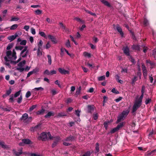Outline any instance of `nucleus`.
Listing matches in <instances>:
<instances>
[{
    "instance_id": "nucleus-8",
    "label": "nucleus",
    "mask_w": 156,
    "mask_h": 156,
    "mask_svg": "<svg viewBox=\"0 0 156 156\" xmlns=\"http://www.w3.org/2000/svg\"><path fill=\"white\" fill-rule=\"evenodd\" d=\"M27 46L25 47L20 53V55L23 58L25 57L27 55L28 52L27 51Z\"/></svg>"
},
{
    "instance_id": "nucleus-63",
    "label": "nucleus",
    "mask_w": 156,
    "mask_h": 156,
    "mask_svg": "<svg viewBox=\"0 0 156 156\" xmlns=\"http://www.w3.org/2000/svg\"><path fill=\"white\" fill-rule=\"evenodd\" d=\"M93 118L94 120H96L98 118V114H94Z\"/></svg>"
},
{
    "instance_id": "nucleus-10",
    "label": "nucleus",
    "mask_w": 156,
    "mask_h": 156,
    "mask_svg": "<svg viewBox=\"0 0 156 156\" xmlns=\"http://www.w3.org/2000/svg\"><path fill=\"white\" fill-rule=\"evenodd\" d=\"M31 141L29 139H23L22 140V142L19 143L20 146H24L25 144H30Z\"/></svg>"
},
{
    "instance_id": "nucleus-23",
    "label": "nucleus",
    "mask_w": 156,
    "mask_h": 156,
    "mask_svg": "<svg viewBox=\"0 0 156 156\" xmlns=\"http://www.w3.org/2000/svg\"><path fill=\"white\" fill-rule=\"evenodd\" d=\"M105 5L108 6V7L110 6V4L108 3V2L105 1V0H100Z\"/></svg>"
},
{
    "instance_id": "nucleus-49",
    "label": "nucleus",
    "mask_w": 156,
    "mask_h": 156,
    "mask_svg": "<svg viewBox=\"0 0 156 156\" xmlns=\"http://www.w3.org/2000/svg\"><path fill=\"white\" fill-rule=\"evenodd\" d=\"M129 59L134 64L135 63V61L134 60L131 56H129Z\"/></svg>"
},
{
    "instance_id": "nucleus-19",
    "label": "nucleus",
    "mask_w": 156,
    "mask_h": 156,
    "mask_svg": "<svg viewBox=\"0 0 156 156\" xmlns=\"http://www.w3.org/2000/svg\"><path fill=\"white\" fill-rule=\"evenodd\" d=\"M43 44V42L42 40H40L37 43L38 48H41Z\"/></svg>"
},
{
    "instance_id": "nucleus-32",
    "label": "nucleus",
    "mask_w": 156,
    "mask_h": 156,
    "mask_svg": "<svg viewBox=\"0 0 156 156\" xmlns=\"http://www.w3.org/2000/svg\"><path fill=\"white\" fill-rule=\"evenodd\" d=\"M144 93H142V94L140 97V98L138 99H136V100L141 103L142 101V98H143L144 97Z\"/></svg>"
},
{
    "instance_id": "nucleus-15",
    "label": "nucleus",
    "mask_w": 156,
    "mask_h": 156,
    "mask_svg": "<svg viewBox=\"0 0 156 156\" xmlns=\"http://www.w3.org/2000/svg\"><path fill=\"white\" fill-rule=\"evenodd\" d=\"M156 154V149L150 152H147L145 154V156H152Z\"/></svg>"
},
{
    "instance_id": "nucleus-60",
    "label": "nucleus",
    "mask_w": 156,
    "mask_h": 156,
    "mask_svg": "<svg viewBox=\"0 0 156 156\" xmlns=\"http://www.w3.org/2000/svg\"><path fill=\"white\" fill-rule=\"evenodd\" d=\"M151 101V100L150 99L148 98L145 101V104L147 105Z\"/></svg>"
},
{
    "instance_id": "nucleus-24",
    "label": "nucleus",
    "mask_w": 156,
    "mask_h": 156,
    "mask_svg": "<svg viewBox=\"0 0 156 156\" xmlns=\"http://www.w3.org/2000/svg\"><path fill=\"white\" fill-rule=\"evenodd\" d=\"M42 12V10L39 9H37L34 11L35 14L37 15H39L41 14Z\"/></svg>"
},
{
    "instance_id": "nucleus-9",
    "label": "nucleus",
    "mask_w": 156,
    "mask_h": 156,
    "mask_svg": "<svg viewBox=\"0 0 156 156\" xmlns=\"http://www.w3.org/2000/svg\"><path fill=\"white\" fill-rule=\"evenodd\" d=\"M21 34V33H15L14 35H12V36H9L7 37V39L10 41H12L14 40L16 37H18V35H20Z\"/></svg>"
},
{
    "instance_id": "nucleus-62",
    "label": "nucleus",
    "mask_w": 156,
    "mask_h": 156,
    "mask_svg": "<svg viewBox=\"0 0 156 156\" xmlns=\"http://www.w3.org/2000/svg\"><path fill=\"white\" fill-rule=\"evenodd\" d=\"M122 98L121 97H119L118 98L115 99V101L116 102H118L120 101L122 99Z\"/></svg>"
},
{
    "instance_id": "nucleus-46",
    "label": "nucleus",
    "mask_w": 156,
    "mask_h": 156,
    "mask_svg": "<svg viewBox=\"0 0 156 156\" xmlns=\"http://www.w3.org/2000/svg\"><path fill=\"white\" fill-rule=\"evenodd\" d=\"M26 40H23L20 42V44L21 45H25L26 44Z\"/></svg>"
},
{
    "instance_id": "nucleus-6",
    "label": "nucleus",
    "mask_w": 156,
    "mask_h": 156,
    "mask_svg": "<svg viewBox=\"0 0 156 156\" xmlns=\"http://www.w3.org/2000/svg\"><path fill=\"white\" fill-rule=\"evenodd\" d=\"M26 63V61L23 60L22 62H20L18 64V67L17 68V69L20 72H23L24 69L23 66Z\"/></svg>"
},
{
    "instance_id": "nucleus-35",
    "label": "nucleus",
    "mask_w": 156,
    "mask_h": 156,
    "mask_svg": "<svg viewBox=\"0 0 156 156\" xmlns=\"http://www.w3.org/2000/svg\"><path fill=\"white\" fill-rule=\"evenodd\" d=\"M149 24L148 21L146 18H144V24L145 26H147Z\"/></svg>"
},
{
    "instance_id": "nucleus-11",
    "label": "nucleus",
    "mask_w": 156,
    "mask_h": 156,
    "mask_svg": "<svg viewBox=\"0 0 156 156\" xmlns=\"http://www.w3.org/2000/svg\"><path fill=\"white\" fill-rule=\"evenodd\" d=\"M48 38L51 40V41L54 44H56L58 42L55 37L53 36L48 34Z\"/></svg>"
},
{
    "instance_id": "nucleus-41",
    "label": "nucleus",
    "mask_w": 156,
    "mask_h": 156,
    "mask_svg": "<svg viewBox=\"0 0 156 156\" xmlns=\"http://www.w3.org/2000/svg\"><path fill=\"white\" fill-rule=\"evenodd\" d=\"M51 46V45L50 44V42L48 41L46 45L45 48L46 49H48V48H50Z\"/></svg>"
},
{
    "instance_id": "nucleus-42",
    "label": "nucleus",
    "mask_w": 156,
    "mask_h": 156,
    "mask_svg": "<svg viewBox=\"0 0 156 156\" xmlns=\"http://www.w3.org/2000/svg\"><path fill=\"white\" fill-rule=\"evenodd\" d=\"M21 91L19 90L18 91L16 92L14 94V97L15 98H16L19 96L20 94Z\"/></svg>"
},
{
    "instance_id": "nucleus-39",
    "label": "nucleus",
    "mask_w": 156,
    "mask_h": 156,
    "mask_svg": "<svg viewBox=\"0 0 156 156\" xmlns=\"http://www.w3.org/2000/svg\"><path fill=\"white\" fill-rule=\"evenodd\" d=\"M47 57L48 58V62L49 63V65H51V57L50 55H47Z\"/></svg>"
},
{
    "instance_id": "nucleus-26",
    "label": "nucleus",
    "mask_w": 156,
    "mask_h": 156,
    "mask_svg": "<svg viewBox=\"0 0 156 156\" xmlns=\"http://www.w3.org/2000/svg\"><path fill=\"white\" fill-rule=\"evenodd\" d=\"M133 49L139 50H140V47L138 45H133L132 47Z\"/></svg>"
},
{
    "instance_id": "nucleus-30",
    "label": "nucleus",
    "mask_w": 156,
    "mask_h": 156,
    "mask_svg": "<svg viewBox=\"0 0 156 156\" xmlns=\"http://www.w3.org/2000/svg\"><path fill=\"white\" fill-rule=\"evenodd\" d=\"M41 48L37 49V55L39 57L41 56L42 55V51L40 50Z\"/></svg>"
},
{
    "instance_id": "nucleus-61",
    "label": "nucleus",
    "mask_w": 156,
    "mask_h": 156,
    "mask_svg": "<svg viewBox=\"0 0 156 156\" xmlns=\"http://www.w3.org/2000/svg\"><path fill=\"white\" fill-rule=\"evenodd\" d=\"M44 74H47L48 75H50V72L48 70H45L44 73Z\"/></svg>"
},
{
    "instance_id": "nucleus-47",
    "label": "nucleus",
    "mask_w": 156,
    "mask_h": 156,
    "mask_svg": "<svg viewBox=\"0 0 156 156\" xmlns=\"http://www.w3.org/2000/svg\"><path fill=\"white\" fill-rule=\"evenodd\" d=\"M112 92L114 93H115L116 94H118L119 93V92L115 88H113L112 89Z\"/></svg>"
},
{
    "instance_id": "nucleus-21",
    "label": "nucleus",
    "mask_w": 156,
    "mask_h": 156,
    "mask_svg": "<svg viewBox=\"0 0 156 156\" xmlns=\"http://www.w3.org/2000/svg\"><path fill=\"white\" fill-rule=\"evenodd\" d=\"M39 34L41 36L44 37L45 39L47 38L48 36H47L44 32L40 31Z\"/></svg>"
},
{
    "instance_id": "nucleus-33",
    "label": "nucleus",
    "mask_w": 156,
    "mask_h": 156,
    "mask_svg": "<svg viewBox=\"0 0 156 156\" xmlns=\"http://www.w3.org/2000/svg\"><path fill=\"white\" fill-rule=\"evenodd\" d=\"M118 129L116 127L115 128L113 129H112L111 130V131L110 132V133H115V132H116L118 131Z\"/></svg>"
},
{
    "instance_id": "nucleus-14",
    "label": "nucleus",
    "mask_w": 156,
    "mask_h": 156,
    "mask_svg": "<svg viewBox=\"0 0 156 156\" xmlns=\"http://www.w3.org/2000/svg\"><path fill=\"white\" fill-rule=\"evenodd\" d=\"M94 109V107L93 105H88L87 106V110L88 112L92 113Z\"/></svg>"
},
{
    "instance_id": "nucleus-59",
    "label": "nucleus",
    "mask_w": 156,
    "mask_h": 156,
    "mask_svg": "<svg viewBox=\"0 0 156 156\" xmlns=\"http://www.w3.org/2000/svg\"><path fill=\"white\" fill-rule=\"evenodd\" d=\"M11 92V90L10 89L9 90H7L6 92V94L8 96L9 95Z\"/></svg>"
},
{
    "instance_id": "nucleus-58",
    "label": "nucleus",
    "mask_w": 156,
    "mask_h": 156,
    "mask_svg": "<svg viewBox=\"0 0 156 156\" xmlns=\"http://www.w3.org/2000/svg\"><path fill=\"white\" fill-rule=\"evenodd\" d=\"M36 105H32L31 107L30 108V111H32V110H33L34 109L36 108Z\"/></svg>"
},
{
    "instance_id": "nucleus-5",
    "label": "nucleus",
    "mask_w": 156,
    "mask_h": 156,
    "mask_svg": "<svg viewBox=\"0 0 156 156\" xmlns=\"http://www.w3.org/2000/svg\"><path fill=\"white\" fill-rule=\"evenodd\" d=\"M141 103L136 100L133 108V112H134L140 107Z\"/></svg>"
},
{
    "instance_id": "nucleus-53",
    "label": "nucleus",
    "mask_w": 156,
    "mask_h": 156,
    "mask_svg": "<svg viewBox=\"0 0 156 156\" xmlns=\"http://www.w3.org/2000/svg\"><path fill=\"white\" fill-rule=\"evenodd\" d=\"M51 92L53 95L56 94L57 93L56 90L55 89L52 90H51Z\"/></svg>"
},
{
    "instance_id": "nucleus-51",
    "label": "nucleus",
    "mask_w": 156,
    "mask_h": 156,
    "mask_svg": "<svg viewBox=\"0 0 156 156\" xmlns=\"http://www.w3.org/2000/svg\"><path fill=\"white\" fill-rule=\"evenodd\" d=\"M34 90H44V88H43L42 87H39L35 88L34 89Z\"/></svg>"
},
{
    "instance_id": "nucleus-38",
    "label": "nucleus",
    "mask_w": 156,
    "mask_h": 156,
    "mask_svg": "<svg viewBox=\"0 0 156 156\" xmlns=\"http://www.w3.org/2000/svg\"><path fill=\"white\" fill-rule=\"evenodd\" d=\"M91 154L90 151H87L81 156H90Z\"/></svg>"
},
{
    "instance_id": "nucleus-20",
    "label": "nucleus",
    "mask_w": 156,
    "mask_h": 156,
    "mask_svg": "<svg viewBox=\"0 0 156 156\" xmlns=\"http://www.w3.org/2000/svg\"><path fill=\"white\" fill-rule=\"evenodd\" d=\"M125 124V122H123L120 123L116 127L118 129V130L119 129H120L122 128Z\"/></svg>"
},
{
    "instance_id": "nucleus-52",
    "label": "nucleus",
    "mask_w": 156,
    "mask_h": 156,
    "mask_svg": "<svg viewBox=\"0 0 156 156\" xmlns=\"http://www.w3.org/2000/svg\"><path fill=\"white\" fill-rule=\"evenodd\" d=\"M75 112H76V114L78 117H79L80 116V110H76Z\"/></svg>"
},
{
    "instance_id": "nucleus-1",
    "label": "nucleus",
    "mask_w": 156,
    "mask_h": 156,
    "mask_svg": "<svg viewBox=\"0 0 156 156\" xmlns=\"http://www.w3.org/2000/svg\"><path fill=\"white\" fill-rule=\"evenodd\" d=\"M48 138L50 140H55L52 144V147H54L57 144V142L60 140V137L59 136L51 137V135L50 132H48L47 133L45 132H43L41 133L38 137V140H41L43 141H45Z\"/></svg>"
},
{
    "instance_id": "nucleus-56",
    "label": "nucleus",
    "mask_w": 156,
    "mask_h": 156,
    "mask_svg": "<svg viewBox=\"0 0 156 156\" xmlns=\"http://www.w3.org/2000/svg\"><path fill=\"white\" fill-rule=\"evenodd\" d=\"M46 20L48 23L51 24L52 23V20L50 19L49 18L46 19Z\"/></svg>"
},
{
    "instance_id": "nucleus-34",
    "label": "nucleus",
    "mask_w": 156,
    "mask_h": 156,
    "mask_svg": "<svg viewBox=\"0 0 156 156\" xmlns=\"http://www.w3.org/2000/svg\"><path fill=\"white\" fill-rule=\"evenodd\" d=\"M66 45L68 48H70L71 47V45L70 44V42L69 40H68L66 42Z\"/></svg>"
},
{
    "instance_id": "nucleus-27",
    "label": "nucleus",
    "mask_w": 156,
    "mask_h": 156,
    "mask_svg": "<svg viewBox=\"0 0 156 156\" xmlns=\"http://www.w3.org/2000/svg\"><path fill=\"white\" fill-rule=\"evenodd\" d=\"M45 110L42 109L38 111L37 112V115H41L43 114Z\"/></svg>"
},
{
    "instance_id": "nucleus-17",
    "label": "nucleus",
    "mask_w": 156,
    "mask_h": 156,
    "mask_svg": "<svg viewBox=\"0 0 156 156\" xmlns=\"http://www.w3.org/2000/svg\"><path fill=\"white\" fill-rule=\"evenodd\" d=\"M116 29L120 33L122 37L123 35V33L122 31V29L119 25H117L116 26Z\"/></svg>"
},
{
    "instance_id": "nucleus-43",
    "label": "nucleus",
    "mask_w": 156,
    "mask_h": 156,
    "mask_svg": "<svg viewBox=\"0 0 156 156\" xmlns=\"http://www.w3.org/2000/svg\"><path fill=\"white\" fill-rule=\"evenodd\" d=\"M29 28L30 27L28 25L25 26L23 27L24 29L27 31H29Z\"/></svg>"
},
{
    "instance_id": "nucleus-31",
    "label": "nucleus",
    "mask_w": 156,
    "mask_h": 156,
    "mask_svg": "<svg viewBox=\"0 0 156 156\" xmlns=\"http://www.w3.org/2000/svg\"><path fill=\"white\" fill-rule=\"evenodd\" d=\"M23 48V47L21 46H16L15 48L17 50H21Z\"/></svg>"
},
{
    "instance_id": "nucleus-64",
    "label": "nucleus",
    "mask_w": 156,
    "mask_h": 156,
    "mask_svg": "<svg viewBox=\"0 0 156 156\" xmlns=\"http://www.w3.org/2000/svg\"><path fill=\"white\" fill-rule=\"evenodd\" d=\"M55 83L59 87H61V86L58 80H57L55 82Z\"/></svg>"
},
{
    "instance_id": "nucleus-25",
    "label": "nucleus",
    "mask_w": 156,
    "mask_h": 156,
    "mask_svg": "<svg viewBox=\"0 0 156 156\" xmlns=\"http://www.w3.org/2000/svg\"><path fill=\"white\" fill-rule=\"evenodd\" d=\"M18 26V25L16 24L13 25L10 27V29L11 30H14L16 29Z\"/></svg>"
},
{
    "instance_id": "nucleus-44",
    "label": "nucleus",
    "mask_w": 156,
    "mask_h": 156,
    "mask_svg": "<svg viewBox=\"0 0 156 156\" xmlns=\"http://www.w3.org/2000/svg\"><path fill=\"white\" fill-rule=\"evenodd\" d=\"M105 78V76H103L99 77L98 78V80L101 81L104 80Z\"/></svg>"
},
{
    "instance_id": "nucleus-13",
    "label": "nucleus",
    "mask_w": 156,
    "mask_h": 156,
    "mask_svg": "<svg viewBox=\"0 0 156 156\" xmlns=\"http://www.w3.org/2000/svg\"><path fill=\"white\" fill-rule=\"evenodd\" d=\"M58 70L59 72L62 74H69V72L68 71L65 70L63 69L59 68Z\"/></svg>"
},
{
    "instance_id": "nucleus-18",
    "label": "nucleus",
    "mask_w": 156,
    "mask_h": 156,
    "mask_svg": "<svg viewBox=\"0 0 156 156\" xmlns=\"http://www.w3.org/2000/svg\"><path fill=\"white\" fill-rule=\"evenodd\" d=\"M54 115V113L52 112H49L47 115L45 116V117L46 118H48L50 117L51 116L53 115Z\"/></svg>"
},
{
    "instance_id": "nucleus-2",
    "label": "nucleus",
    "mask_w": 156,
    "mask_h": 156,
    "mask_svg": "<svg viewBox=\"0 0 156 156\" xmlns=\"http://www.w3.org/2000/svg\"><path fill=\"white\" fill-rule=\"evenodd\" d=\"M6 56L4 57V59L6 62H10L11 63L16 64L21 60V58H20L17 61H12V60H15L16 58V53L14 50H13L12 53L10 51L6 52Z\"/></svg>"
},
{
    "instance_id": "nucleus-40",
    "label": "nucleus",
    "mask_w": 156,
    "mask_h": 156,
    "mask_svg": "<svg viewBox=\"0 0 156 156\" xmlns=\"http://www.w3.org/2000/svg\"><path fill=\"white\" fill-rule=\"evenodd\" d=\"M0 145L1 146V147L4 148H5L7 147V146L6 145H5L4 143L3 142L1 141L0 143Z\"/></svg>"
},
{
    "instance_id": "nucleus-55",
    "label": "nucleus",
    "mask_w": 156,
    "mask_h": 156,
    "mask_svg": "<svg viewBox=\"0 0 156 156\" xmlns=\"http://www.w3.org/2000/svg\"><path fill=\"white\" fill-rule=\"evenodd\" d=\"M85 11L87 13L90 14H91V15H92V16H96V15L95 14V13H93L92 12H91L89 11H88V10H85Z\"/></svg>"
},
{
    "instance_id": "nucleus-48",
    "label": "nucleus",
    "mask_w": 156,
    "mask_h": 156,
    "mask_svg": "<svg viewBox=\"0 0 156 156\" xmlns=\"http://www.w3.org/2000/svg\"><path fill=\"white\" fill-rule=\"evenodd\" d=\"M31 33L33 35H34L36 34L35 30L34 28H31Z\"/></svg>"
},
{
    "instance_id": "nucleus-54",
    "label": "nucleus",
    "mask_w": 156,
    "mask_h": 156,
    "mask_svg": "<svg viewBox=\"0 0 156 156\" xmlns=\"http://www.w3.org/2000/svg\"><path fill=\"white\" fill-rule=\"evenodd\" d=\"M31 95V93L30 91L27 92L26 94V97L27 98H29Z\"/></svg>"
},
{
    "instance_id": "nucleus-28",
    "label": "nucleus",
    "mask_w": 156,
    "mask_h": 156,
    "mask_svg": "<svg viewBox=\"0 0 156 156\" xmlns=\"http://www.w3.org/2000/svg\"><path fill=\"white\" fill-rule=\"evenodd\" d=\"M22 151L21 150L20 151L18 152L16 151H14V154L16 156H19L22 154Z\"/></svg>"
},
{
    "instance_id": "nucleus-22",
    "label": "nucleus",
    "mask_w": 156,
    "mask_h": 156,
    "mask_svg": "<svg viewBox=\"0 0 156 156\" xmlns=\"http://www.w3.org/2000/svg\"><path fill=\"white\" fill-rule=\"evenodd\" d=\"M83 55L85 57H87L89 58H90L91 55L90 53H88L87 52H84L83 53Z\"/></svg>"
},
{
    "instance_id": "nucleus-7",
    "label": "nucleus",
    "mask_w": 156,
    "mask_h": 156,
    "mask_svg": "<svg viewBox=\"0 0 156 156\" xmlns=\"http://www.w3.org/2000/svg\"><path fill=\"white\" fill-rule=\"evenodd\" d=\"M74 137L71 136L66 138L63 142V144L65 146H68L70 144V142L74 140Z\"/></svg>"
},
{
    "instance_id": "nucleus-4",
    "label": "nucleus",
    "mask_w": 156,
    "mask_h": 156,
    "mask_svg": "<svg viewBox=\"0 0 156 156\" xmlns=\"http://www.w3.org/2000/svg\"><path fill=\"white\" fill-rule=\"evenodd\" d=\"M129 112V110L123 111L121 114L119 115L116 122L117 123L120 122L122 120H123L128 115Z\"/></svg>"
},
{
    "instance_id": "nucleus-37",
    "label": "nucleus",
    "mask_w": 156,
    "mask_h": 156,
    "mask_svg": "<svg viewBox=\"0 0 156 156\" xmlns=\"http://www.w3.org/2000/svg\"><path fill=\"white\" fill-rule=\"evenodd\" d=\"M66 50L63 48H61V53L60 55L61 56H63L64 55V52L66 51Z\"/></svg>"
},
{
    "instance_id": "nucleus-50",
    "label": "nucleus",
    "mask_w": 156,
    "mask_h": 156,
    "mask_svg": "<svg viewBox=\"0 0 156 156\" xmlns=\"http://www.w3.org/2000/svg\"><path fill=\"white\" fill-rule=\"evenodd\" d=\"M22 100V97L21 96H20V97H19L17 100V102L18 103H20Z\"/></svg>"
},
{
    "instance_id": "nucleus-12",
    "label": "nucleus",
    "mask_w": 156,
    "mask_h": 156,
    "mask_svg": "<svg viewBox=\"0 0 156 156\" xmlns=\"http://www.w3.org/2000/svg\"><path fill=\"white\" fill-rule=\"evenodd\" d=\"M142 68L143 70L144 76V78H146L147 76V72L145 66L144 64H142Z\"/></svg>"
},
{
    "instance_id": "nucleus-16",
    "label": "nucleus",
    "mask_w": 156,
    "mask_h": 156,
    "mask_svg": "<svg viewBox=\"0 0 156 156\" xmlns=\"http://www.w3.org/2000/svg\"><path fill=\"white\" fill-rule=\"evenodd\" d=\"M123 52L126 55H129V49L127 47H124L123 49Z\"/></svg>"
},
{
    "instance_id": "nucleus-3",
    "label": "nucleus",
    "mask_w": 156,
    "mask_h": 156,
    "mask_svg": "<svg viewBox=\"0 0 156 156\" xmlns=\"http://www.w3.org/2000/svg\"><path fill=\"white\" fill-rule=\"evenodd\" d=\"M21 121L25 124H27L30 122L32 121L31 117H28V115L27 113L24 114L20 118Z\"/></svg>"
},
{
    "instance_id": "nucleus-36",
    "label": "nucleus",
    "mask_w": 156,
    "mask_h": 156,
    "mask_svg": "<svg viewBox=\"0 0 156 156\" xmlns=\"http://www.w3.org/2000/svg\"><path fill=\"white\" fill-rule=\"evenodd\" d=\"M96 152L97 153L99 152V145L98 143H97L96 144L95 147Z\"/></svg>"
},
{
    "instance_id": "nucleus-29",
    "label": "nucleus",
    "mask_w": 156,
    "mask_h": 156,
    "mask_svg": "<svg viewBox=\"0 0 156 156\" xmlns=\"http://www.w3.org/2000/svg\"><path fill=\"white\" fill-rule=\"evenodd\" d=\"M19 20V18L16 17H12L10 20L11 21H17Z\"/></svg>"
},
{
    "instance_id": "nucleus-57",
    "label": "nucleus",
    "mask_w": 156,
    "mask_h": 156,
    "mask_svg": "<svg viewBox=\"0 0 156 156\" xmlns=\"http://www.w3.org/2000/svg\"><path fill=\"white\" fill-rule=\"evenodd\" d=\"M30 156H41L40 154L36 153H31Z\"/></svg>"
},
{
    "instance_id": "nucleus-45",
    "label": "nucleus",
    "mask_w": 156,
    "mask_h": 156,
    "mask_svg": "<svg viewBox=\"0 0 156 156\" xmlns=\"http://www.w3.org/2000/svg\"><path fill=\"white\" fill-rule=\"evenodd\" d=\"M13 44H9L7 47L6 49L8 50H10L13 46Z\"/></svg>"
}]
</instances>
